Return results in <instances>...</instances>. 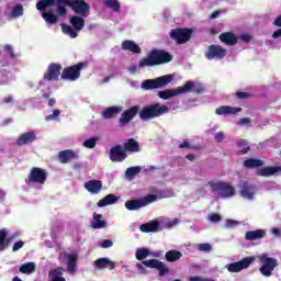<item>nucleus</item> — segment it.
<instances>
[{"label": "nucleus", "mask_w": 281, "mask_h": 281, "mask_svg": "<svg viewBox=\"0 0 281 281\" xmlns=\"http://www.w3.org/2000/svg\"><path fill=\"white\" fill-rule=\"evenodd\" d=\"M117 196H115L114 194H108L105 195L103 199H101L97 205L98 207H106V205H113L115 203H117Z\"/></svg>", "instance_id": "35"}, {"label": "nucleus", "mask_w": 281, "mask_h": 281, "mask_svg": "<svg viewBox=\"0 0 281 281\" xmlns=\"http://www.w3.org/2000/svg\"><path fill=\"white\" fill-rule=\"evenodd\" d=\"M102 249H109V247H113V241L110 239H103L101 243Z\"/></svg>", "instance_id": "50"}, {"label": "nucleus", "mask_w": 281, "mask_h": 281, "mask_svg": "<svg viewBox=\"0 0 281 281\" xmlns=\"http://www.w3.org/2000/svg\"><path fill=\"white\" fill-rule=\"evenodd\" d=\"M155 201H157V195L149 194L140 199L127 200L125 202V207L130 212H135L137 210H142V207H146V205H150V203H155Z\"/></svg>", "instance_id": "10"}, {"label": "nucleus", "mask_w": 281, "mask_h": 281, "mask_svg": "<svg viewBox=\"0 0 281 281\" xmlns=\"http://www.w3.org/2000/svg\"><path fill=\"white\" fill-rule=\"evenodd\" d=\"M65 268L63 267H57L55 269L49 270L48 272V280L49 281H67L65 279Z\"/></svg>", "instance_id": "25"}, {"label": "nucleus", "mask_w": 281, "mask_h": 281, "mask_svg": "<svg viewBox=\"0 0 281 281\" xmlns=\"http://www.w3.org/2000/svg\"><path fill=\"white\" fill-rule=\"evenodd\" d=\"M183 254L179 250H169L165 254V258L167 262H177V260H181Z\"/></svg>", "instance_id": "36"}, {"label": "nucleus", "mask_w": 281, "mask_h": 281, "mask_svg": "<svg viewBox=\"0 0 281 281\" xmlns=\"http://www.w3.org/2000/svg\"><path fill=\"white\" fill-rule=\"evenodd\" d=\"M142 172V167L135 166V167H130L125 171V177L128 179V181H133L137 175Z\"/></svg>", "instance_id": "38"}, {"label": "nucleus", "mask_w": 281, "mask_h": 281, "mask_svg": "<svg viewBox=\"0 0 281 281\" xmlns=\"http://www.w3.org/2000/svg\"><path fill=\"white\" fill-rule=\"evenodd\" d=\"M267 236L266 229H256L246 232L245 239L246 240H260V238H265Z\"/></svg>", "instance_id": "29"}, {"label": "nucleus", "mask_w": 281, "mask_h": 281, "mask_svg": "<svg viewBox=\"0 0 281 281\" xmlns=\"http://www.w3.org/2000/svg\"><path fill=\"white\" fill-rule=\"evenodd\" d=\"M222 12L223 11H220V10L212 12L210 15V19H218Z\"/></svg>", "instance_id": "60"}, {"label": "nucleus", "mask_w": 281, "mask_h": 281, "mask_svg": "<svg viewBox=\"0 0 281 281\" xmlns=\"http://www.w3.org/2000/svg\"><path fill=\"white\" fill-rule=\"evenodd\" d=\"M271 234L273 236L280 237V228H272Z\"/></svg>", "instance_id": "63"}, {"label": "nucleus", "mask_w": 281, "mask_h": 281, "mask_svg": "<svg viewBox=\"0 0 281 281\" xmlns=\"http://www.w3.org/2000/svg\"><path fill=\"white\" fill-rule=\"evenodd\" d=\"M32 142H36V133L34 131L21 134L16 139L15 145L27 146V144H32Z\"/></svg>", "instance_id": "22"}, {"label": "nucleus", "mask_w": 281, "mask_h": 281, "mask_svg": "<svg viewBox=\"0 0 281 281\" xmlns=\"http://www.w3.org/2000/svg\"><path fill=\"white\" fill-rule=\"evenodd\" d=\"M60 71H63V65L52 63L48 65L47 71L44 72L43 78L46 82L58 80V78L60 77Z\"/></svg>", "instance_id": "17"}, {"label": "nucleus", "mask_w": 281, "mask_h": 281, "mask_svg": "<svg viewBox=\"0 0 281 281\" xmlns=\"http://www.w3.org/2000/svg\"><path fill=\"white\" fill-rule=\"evenodd\" d=\"M85 67V63H78L76 65L66 67L61 72V80H69L70 82H76L80 78V72Z\"/></svg>", "instance_id": "12"}, {"label": "nucleus", "mask_w": 281, "mask_h": 281, "mask_svg": "<svg viewBox=\"0 0 281 281\" xmlns=\"http://www.w3.org/2000/svg\"><path fill=\"white\" fill-rule=\"evenodd\" d=\"M192 29L188 27H178L170 31L169 35L172 41H176L178 45H183L192 38Z\"/></svg>", "instance_id": "11"}, {"label": "nucleus", "mask_w": 281, "mask_h": 281, "mask_svg": "<svg viewBox=\"0 0 281 281\" xmlns=\"http://www.w3.org/2000/svg\"><path fill=\"white\" fill-rule=\"evenodd\" d=\"M172 80H175V76L172 75H165L161 77H157L155 79H147L142 82V89H145V91H150L153 89H161L167 85H170Z\"/></svg>", "instance_id": "8"}, {"label": "nucleus", "mask_w": 281, "mask_h": 281, "mask_svg": "<svg viewBox=\"0 0 281 281\" xmlns=\"http://www.w3.org/2000/svg\"><path fill=\"white\" fill-rule=\"evenodd\" d=\"M168 113V108L161 105V103L148 104L138 110L139 120L142 122H148L155 120L156 117H161V115Z\"/></svg>", "instance_id": "5"}, {"label": "nucleus", "mask_w": 281, "mask_h": 281, "mask_svg": "<svg viewBox=\"0 0 281 281\" xmlns=\"http://www.w3.org/2000/svg\"><path fill=\"white\" fill-rule=\"evenodd\" d=\"M221 43L224 45H228V47H234V45L238 44V36L232 32H224L218 36Z\"/></svg>", "instance_id": "23"}, {"label": "nucleus", "mask_w": 281, "mask_h": 281, "mask_svg": "<svg viewBox=\"0 0 281 281\" xmlns=\"http://www.w3.org/2000/svg\"><path fill=\"white\" fill-rule=\"evenodd\" d=\"M207 186L212 188L213 192H217L220 199H232L236 194V189L229 182H209Z\"/></svg>", "instance_id": "7"}, {"label": "nucleus", "mask_w": 281, "mask_h": 281, "mask_svg": "<svg viewBox=\"0 0 281 281\" xmlns=\"http://www.w3.org/2000/svg\"><path fill=\"white\" fill-rule=\"evenodd\" d=\"M47 181V170L38 167H33L29 175V178L25 180V183H38L43 186Z\"/></svg>", "instance_id": "14"}, {"label": "nucleus", "mask_w": 281, "mask_h": 281, "mask_svg": "<svg viewBox=\"0 0 281 281\" xmlns=\"http://www.w3.org/2000/svg\"><path fill=\"white\" fill-rule=\"evenodd\" d=\"M209 221H211V223H221V221H223V216L218 213H214L209 215Z\"/></svg>", "instance_id": "44"}, {"label": "nucleus", "mask_w": 281, "mask_h": 281, "mask_svg": "<svg viewBox=\"0 0 281 281\" xmlns=\"http://www.w3.org/2000/svg\"><path fill=\"white\" fill-rule=\"evenodd\" d=\"M243 108H232L229 105H222L215 110L216 115H236L240 113Z\"/></svg>", "instance_id": "26"}, {"label": "nucleus", "mask_w": 281, "mask_h": 281, "mask_svg": "<svg viewBox=\"0 0 281 281\" xmlns=\"http://www.w3.org/2000/svg\"><path fill=\"white\" fill-rule=\"evenodd\" d=\"M198 249H199V251L210 252V251H212V245H210L207 243L199 244Z\"/></svg>", "instance_id": "45"}, {"label": "nucleus", "mask_w": 281, "mask_h": 281, "mask_svg": "<svg viewBox=\"0 0 281 281\" xmlns=\"http://www.w3.org/2000/svg\"><path fill=\"white\" fill-rule=\"evenodd\" d=\"M214 138H215V140H217V142H223V139H225V133H223V132H217V133L214 134Z\"/></svg>", "instance_id": "52"}, {"label": "nucleus", "mask_w": 281, "mask_h": 281, "mask_svg": "<svg viewBox=\"0 0 281 281\" xmlns=\"http://www.w3.org/2000/svg\"><path fill=\"white\" fill-rule=\"evenodd\" d=\"M179 148H187L190 150V148H192V145H190V142L188 140H183L180 145Z\"/></svg>", "instance_id": "56"}, {"label": "nucleus", "mask_w": 281, "mask_h": 281, "mask_svg": "<svg viewBox=\"0 0 281 281\" xmlns=\"http://www.w3.org/2000/svg\"><path fill=\"white\" fill-rule=\"evenodd\" d=\"M5 200V191L0 190V201H4Z\"/></svg>", "instance_id": "64"}, {"label": "nucleus", "mask_w": 281, "mask_h": 281, "mask_svg": "<svg viewBox=\"0 0 281 281\" xmlns=\"http://www.w3.org/2000/svg\"><path fill=\"white\" fill-rule=\"evenodd\" d=\"M254 262H256V257H245L239 261L226 265V269L229 273H240V271L249 269Z\"/></svg>", "instance_id": "13"}, {"label": "nucleus", "mask_w": 281, "mask_h": 281, "mask_svg": "<svg viewBox=\"0 0 281 281\" xmlns=\"http://www.w3.org/2000/svg\"><path fill=\"white\" fill-rule=\"evenodd\" d=\"M172 60V55L162 49H153L146 58L139 61V67H157Z\"/></svg>", "instance_id": "3"}, {"label": "nucleus", "mask_w": 281, "mask_h": 281, "mask_svg": "<svg viewBox=\"0 0 281 281\" xmlns=\"http://www.w3.org/2000/svg\"><path fill=\"white\" fill-rule=\"evenodd\" d=\"M100 139L99 137H92L89 139L83 140L85 148H95V144Z\"/></svg>", "instance_id": "42"}, {"label": "nucleus", "mask_w": 281, "mask_h": 281, "mask_svg": "<svg viewBox=\"0 0 281 281\" xmlns=\"http://www.w3.org/2000/svg\"><path fill=\"white\" fill-rule=\"evenodd\" d=\"M103 5L113 12H122V4L117 0H103Z\"/></svg>", "instance_id": "37"}, {"label": "nucleus", "mask_w": 281, "mask_h": 281, "mask_svg": "<svg viewBox=\"0 0 281 281\" xmlns=\"http://www.w3.org/2000/svg\"><path fill=\"white\" fill-rule=\"evenodd\" d=\"M35 271H36V263H34V262H26L20 267V273H25V274L30 276L31 273H34Z\"/></svg>", "instance_id": "39"}, {"label": "nucleus", "mask_w": 281, "mask_h": 281, "mask_svg": "<svg viewBox=\"0 0 281 281\" xmlns=\"http://www.w3.org/2000/svg\"><path fill=\"white\" fill-rule=\"evenodd\" d=\"M83 188H86L90 194H100L102 190V181L95 179L89 180L83 183Z\"/></svg>", "instance_id": "24"}, {"label": "nucleus", "mask_w": 281, "mask_h": 281, "mask_svg": "<svg viewBox=\"0 0 281 281\" xmlns=\"http://www.w3.org/2000/svg\"><path fill=\"white\" fill-rule=\"evenodd\" d=\"M76 260H78V255L76 254L68 255V263H76Z\"/></svg>", "instance_id": "55"}, {"label": "nucleus", "mask_w": 281, "mask_h": 281, "mask_svg": "<svg viewBox=\"0 0 281 281\" xmlns=\"http://www.w3.org/2000/svg\"><path fill=\"white\" fill-rule=\"evenodd\" d=\"M106 269L113 271V269H115V261H111L110 259H108Z\"/></svg>", "instance_id": "59"}, {"label": "nucleus", "mask_w": 281, "mask_h": 281, "mask_svg": "<svg viewBox=\"0 0 281 281\" xmlns=\"http://www.w3.org/2000/svg\"><path fill=\"white\" fill-rule=\"evenodd\" d=\"M183 93H203V86L201 83H196L194 81H186L182 87H178L177 89L162 90L158 92V97L161 100H170V98H175V95H182Z\"/></svg>", "instance_id": "2"}, {"label": "nucleus", "mask_w": 281, "mask_h": 281, "mask_svg": "<svg viewBox=\"0 0 281 281\" xmlns=\"http://www.w3.org/2000/svg\"><path fill=\"white\" fill-rule=\"evenodd\" d=\"M93 222L91 223L92 229H104L106 221L102 220V214L93 213Z\"/></svg>", "instance_id": "33"}, {"label": "nucleus", "mask_w": 281, "mask_h": 281, "mask_svg": "<svg viewBox=\"0 0 281 281\" xmlns=\"http://www.w3.org/2000/svg\"><path fill=\"white\" fill-rule=\"evenodd\" d=\"M122 49L125 52H132V54H142L139 45L135 44V42L131 40H126L122 43Z\"/></svg>", "instance_id": "31"}, {"label": "nucleus", "mask_w": 281, "mask_h": 281, "mask_svg": "<svg viewBox=\"0 0 281 281\" xmlns=\"http://www.w3.org/2000/svg\"><path fill=\"white\" fill-rule=\"evenodd\" d=\"M59 116H60V110L55 109V110L53 111V114H49V115H47V116L45 117V121H46V122H52V121H54V120H58Z\"/></svg>", "instance_id": "43"}, {"label": "nucleus", "mask_w": 281, "mask_h": 281, "mask_svg": "<svg viewBox=\"0 0 281 281\" xmlns=\"http://www.w3.org/2000/svg\"><path fill=\"white\" fill-rule=\"evenodd\" d=\"M12 243V237H8V231L5 228L0 229V251H5Z\"/></svg>", "instance_id": "30"}, {"label": "nucleus", "mask_w": 281, "mask_h": 281, "mask_svg": "<svg viewBox=\"0 0 281 281\" xmlns=\"http://www.w3.org/2000/svg\"><path fill=\"white\" fill-rule=\"evenodd\" d=\"M159 225L160 223L158 221H151L148 223H145L139 226V231L143 232V234H150L151 232H159Z\"/></svg>", "instance_id": "28"}, {"label": "nucleus", "mask_w": 281, "mask_h": 281, "mask_svg": "<svg viewBox=\"0 0 281 281\" xmlns=\"http://www.w3.org/2000/svg\"><path fill=\"white\" fill-rule=\"evenodd\" d=\"M265 166V161L256 158H248L244 161V168H248L249 170L254 168H258L256 170L257 177H273L277 172L281 171V167L272 166V167H262Z\"/></svg>", "instance_id": "4"}, {"label": "nucleus", "mask_w": 281, "mask_h": 281, "mask_svg": "<svg viewBox=\"0 0 281 281\" xmlns=\"http://www.w3.org/2000/svg\"><path fill=\"white\" fill-rule=\"evenodd\" d=\"M239 41H241L243 43H249L251 41V35L245 33L241 34L237 37Z\"/></svg>", "instance_id": "49"}, {"label": "nucleus", "mask_w": 281, "mask_h": 281, "mask_svg": "<svg viewBox=\"0 0 281 281\" xmlns=\"http://www.w3.org/2000/svg\"><path fill=\"white\" fill-rule=\"evenodd\" d=\"M65 5L85 19L91 14V5L85 0H40L36 2V10L42 12V19L47 25H56L58 16H67Z\"/></svg>", "instance_id": "1"}, {"label": "nucleus", "mask_w": 281, "mask_h": 281, "mask_svg": "<svg viewBox=\"0 0 281 281\" xmlns=\"http://www.w3.org/2000/svg\"><path fill=\"white\" fill-rule=\"evenodd\" d=\"M239 124H240V126H245L247 124H251V120L247 119V117H243V119L239 120Z\"/></svg>", "instance_id": "58"}, {"label": "nucleus", "mask_w": 281, "mask_h": 281, "mask_svg": "<svg viewBox=\"0 0 281 281\" xmlns=\"http://www.w3.org/2000/svg\"><path fill=\"white\" fill-rule=\"evenodd\" d=\"M236 98L238 100H247L248 98H251V94L250 93H247V92H244V91H237L235 93Z\"/></svg>", "instance_id": "46"}, {"label": "nucleus", "mask_w": 281, "mask_h": 281, "mask_svg": "<svg viewBox=\"0 0 281 281\" xmlns=\"http://www.w3.org/2000/svg\"><path fill=\"white\" fill-rule=\"evenodd\" d=\"M136 260H146L148 256H154V258H159L160 254L159 252H150L148 248H138L136 250Z\"/></svg>", "instance_id": "32"}, {"label": "nucleus", "mask_w": 281, "mask_h": 281, "mask_svg": "<svg viewBox=\"0 0 281 281\" xmlns=\"http://www.w3.org/2000/svg\"><path fill=\"white\" fill-rule=\"evenodd\" d=\"M120 113H122V106H110L103 111L102 115L104 120H111L115 115H120Z\"/></svg>", "instance_id": "34"}, {"label": "nucleus", "mask_w": 281, "mask_h": 281, "mask_svg": "<svg viewBox=\"0 0 281 281\" xmlns=\"http://www.w3.org/2000/svg\"><path fill=\"white\" fill-rule=\"evenodd\" d=\"M67 269L69 273H75L76 272V263H67Z\"/></svg>", "instance_id": "57"}, {"label": "nucleus", "mask_w": 281, "mask_h": 281, "mask_svg": "<svg viewBox=\"0 0 281 281\" xmlns=\"http://www.w3.org/2000/svg\"><path fill=\"white\" fill-rule=\"evenodd\" d=\"M108 262H109V258H99L94 261V267L97 269H106Z\"/></svg>", "instance_id": "40"}, {"label": "nucleus", "mask_w": 281, "mask_h": 281, "mask_svg": "<svg viewBox=\"0 0 281 281\" xmlns=\"http://www.w3.org/2000/svg\"><path fill=\"white\" fill-rule=\"evenodd\" d=\"M78 153L72 149H64L58 153V160L60 164H69V161H74V159H79Z\"/></svg>", "instance_id": "21"}, {"label": "nucleus", "mask_w": 281, "mask_h": 281, "mask_svg": "<svg viewBox=\"0 0 281 281\" xmlns=\"http://www.w3.org/2000/svg\"><path fill=\"white\" fill-rule=\"evenodd\" d=\"M238 225V222L236 220H226V227L232 228L236 227Z\"/></svg>", "instance_id": "54"}, {"label": "nucleus", "mask_w": 281, "mask_h": 281, "mask_svg": "<svg viewBox=\"0 0 281 281\" xmlns=\"http://www.w3.org/2000/svg\"><path fill=\"white\" fill-rule=\"evenodd\" d=\"M144 267L148 269H157L158 276L164 278V276H168L170 273V269L164 261H159L158 259H148L143 261Z\"/></svg>", "instance_id": "16"}, {"label": "nucleus", "mask_w": 281, "mask_h": 281, "mask_svg": "<svg viewBox=\"0 0 281 281\" xmlns=\"http://www.w3.org/2000/svg\"><path fill=\"white\" fill-rule=\"evenodd\" d=\"M12 16L15 19H19V16H23V5L22 4H16L12 9Z\"/></svg>", "instance_id": "41"}, {"label": "nucleus", "mask_w": 281, "mask_h": 281, "mask_svg": "<svg viewBox=\"0 0 281 281\" xmlns=\"http://www.w3.org/2000/svg\"><path fill=\"white\" fill-rule=\"evenodd\" d=\"M69 24L61 23V32L70 36V38H78V33L85 30V16L71 15L69 18Z\"/></svg>", "instance_id": "6"}, {"label": "nucleus", "mask_w": 281, "mask_h": 281, "mask_svg": "<svg viewBox=\"0 0 281 281\" xmlns=\"http://www.w3.org/2000/svg\"><path fill=\"white\" fill-rule=\"evenodd\" d=\"M227 56V49L223 48L221 45L212 44L207 46V49L205 52V58L207 60H223Z\"/></svg>", "instance_id": "15"}, {"label": "nucleus", "mask_w": 281, "mask_h": 281, "mask_svg": "<svg viewBox=\"0 0 281 281\" xmlns=\"http://www.w3.org/2000/svg\"><path fill=\"white\" fill-rule=\"evenodd\" d=\"M259 260L262 262V266L259 268L261 276H265V278H271L273 271H276V268L279 265L278 259L271 258L267 256V254H262L259 257Z\"/></svg>", "instance_id": "9"}, {"label": "nucleus", "mask_w": 281, "mask_h": 281, "mask_svg": "<svg viewBox=\"0 0 281 281\" xmlns=\"http://www.w3.org/2000/svg\"><path fill=\"white\" fill-rule=\"evenodd\" d=\"M123 149L125 153H139L142 147L139 146V142L135 140V138H130L123 144Z\"/></svg>", "instance_id": "27"}, {"label": "nucleus", "mask_w": 281, "mask_h": 281, "mask_svg": "<svg viewBox=\"0 0 281 281\" xmlns=\"http://www.w3.org/2000/svg\"><path fill=\"white\" fill-rule=\"evenodd\" d=\"M273 25H276L277 27H281V14L276 18Z\"/></svg>", "instance_id": "61"}, {"label": "nucleus", "mask_w": 281, "mask_h": 281, "mask_svg": "<svg viewBox=\"0 0 281 281\" xmlns=\"http://www.w3.org/2000/svg\"><path fill=\"white\" fill-rule=\"evenodd\" d=\"M139 113V105H133L132 108L125 110L121 117L119 119L120 126H126V124H131L132 120Z\"/></svg>", "instance_id": "18"}, {"label": "nucleus", "mask_w": 281, "mask_h": 281, "mask_svg": "<svg viewBox=\"0 0 281 281\" xmlns=\"http://www.w3.org/2000/svg\"><path fill=\"white\" fill-rule=\"evenodd\" d=\"M23 245H25V241H23V240H19L16 243H14V245L12 247V251H19V249H22Z\"/></svg>", "instance_id": "51"}, {"label": "nucleus", "mask_w": 281, "mask_h": 281, "mask_svg": "<svg viewBox=\"0 0 281 281\" xmlns=\"http://www.w3.org/2000/svg\"><path fill=\"white\" fill-rule=\"evenodd\" d=\"M176 225H179V218L177 217L166 223V227H168V229H172Z\"/></svg>", "instance_id": "48"}, {"label": "nucleus", "mask_w": 281, "mask_h": 281, "mask_svg": "<svg viewBox=\"0 0 281 281\" xmlns=\"http://www.w3.org/2000/svg\"><path fill=\"white\" fill-rule=\"evenodd\" d=\"M239 194L240 196H243V199L252 201L254 196H256V186L249 182H244L239 191Z\"/></svg>", "instance_id": "20"}, {"label": "nucleus", "mask_w": 281, "mask_h": 281, "mask_svg": "<svg viewBox=\"0 0 281 281\" xmlns=\"http://www.w3.org/2000/svg\"><path fill=\"white\" fill-rule=\"evenodd\" d=\"M4 50L9 54V58H16L14 55V49L12 48V45L7 44L4 45Z\"/></svg>", "instance_id": "47"}, {"label": "nucleus", "mask_w": 281, "mask_h": 281, "mask_svg": "<svg viewBox=\"0 0 281 281\" xmlns=\"http://www.w3.org/2000/svg\"><path fill=\"white\" fill-rule=\"evenodd\" d=\"M281 36V29L277 30L273 34H272V38H280Z\"/></svg>", "instance_id": "62"}, {"label": "nucleus", "mask_w": 281, "mask_h": 281, "mask_svg": "<svg viewBox=\"0 0 281 281\" xmlns=\"http://www.w3.org/2000/svg\"><path fill=\"white\" fill-rule=\"evenodd\" d=\"M189 281H212V280H211V279H207V278L194 276V277H190V278H189Z\"/></svg>", "instance_id": "53"}, {"label": "nucleus", "mask_w": 281, "mask_h": 281, "mask_svg": "<svg viewBox=\"0 0 281 281\" xmlns=\"http://www.w3.org/2000/svg\"><path fill=\"white\" fill-rule=\"evenodd\" d=\"M128 155H126V151L124 150V147L122 145H115L110 149V159L114 162H122L124 159H126Z\"/></svg>", "instance_id": "19"}]
</instances>
